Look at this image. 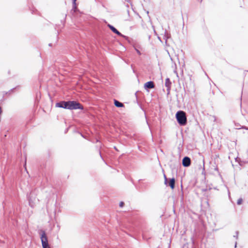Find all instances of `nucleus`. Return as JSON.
Listing matches in <instances>:
<instances>
[{
	"instance_id": "f257e3e1",
	"label": "nucleus",
	"mask_w": 248,
	"mask_h": 248,
	"mask_svg": "<svg viewBox=\"0 0 248 248\" xmlns=\"http://www.w3.org/2000/svg\"><path fill=\"white\" fill-rule=\"evenodd\" d=\"M176 118L178 123L181 125H185L186 124L187 119L186 113L183 111H178L176 114Z\"/></svg>"
},
{
	"instance_id": "f03ea898",
	"label": "nucleus",
	"mask_w": 248,
	"mask_h": 248,
	"mask_svg": "<svg viewBox=\"0 0 248 248\" xmlns=\"http://www.w3.org/2000/svg\"><path fill=\"white\" fill-rule=\"evenodd\" d=\"M68 107L69 109H83V107L81 105L75 101H68Z\"/></svg>"
},
{
	"instance_id": "7ed1b4c3",
	"label": "nucleus",
	"mask_w": 248,
	"mask_h": 248,
	"mask_svg": "<svg viewBox=\"0 0 248 248\" xmlns=\"http://www.w3.org/2000/svg\"><path fill=\"white\" fill-rule=\"evenodd\" d=\"M41 240L43 248H50L48 245L47 238L45 232H43L41 235Z\"/></svg>"
},
{
	"instance_id": "20e7f679",
	"label": "nucleus",
	"mask_w": 248,
	"mask_h": 248,
	"mask_svg": "<svg viewBox=\"0 0 248 248\" xmlns=\"http://www.w3.org/2000/svg\"><path fill=\"white\" fill-rule=\"evenodd\" d=\"M29 202L30 205L33 207H34L35 203L36 202L35 197L33 196V194L32 193H31L30 195L29 196Z\"/></svg>"
},
{
	"instance_id": "39448f33",
	"label": "nucleus",
	"mask_w": 248,
	"mask_h": 248,
	"mask_svg": "<svg viewBox=\"0 0 248 248\" xmlns=\"http://www.w3.org/2000/svg\"><path fill=\"white\" fill-rule=\"evenodd\" d=\"M56 107L68 109V101H61L57 103Z\"/></svg>"
},
{
	"instance_id": "423d86ee",
	"label": "nucleus",
	"mask_w": 248,
	"mask_h": 248,
	"mask_svg": "<svg viewBox=\"0 0 248 248\" xmlns=\"http://www.w3.org/2000/svg\"><path fill=\"white\" fill-rule=\"evenodd\" d=\"M191 160L189 157L186 156L182 160V164L184 167H187L190 165Z\"/></svg>"
},
{
	"instance_id": "0eeeda50",
	"label": "nucleus",
	"mask_w": 248,
	"mask_h": 248,
	"mask_svg": "<svg viewBox=\"0 0 248 248\" xmlns=\"http://www.w3.org/2000/svg\"><path fill=\"white\" fill-rule=\"evenodd\" d=\"M171 82L169 78H167L165 80V86L167 87V90L168 93H170V91L171 88Z\"/></svg>"
},
{
	"instance_id": "6e6552de",
	"label": "nucleus",
	"mask_w": 248,
	"mask_h": 248,
	"mask_svg": "<svg viewBox=\"0 0 248 248\" xmlns=\"http://www.w3.org/2000/svg\"><path fill=\"white\" fill-rule=\"evenodd\" d=\"M144 87L145 89H152L155 87L154 83L153 81H148L144 84Z\"/></svg>"
},
{
	"instance_id": "1a4fd4ad",
	"label": "nucleus",
	"mask_w": 248,
	"mask_h": 248,
	"mask_svg": "<svg viewBox=\"0 0 248 248\" xmlns=\"http://www.w3.org/2000/svg\"><path fill=\"white\" fill-rule=\"evenodd\" d=\"M108 27L109 29L114 32L118 35L119 36H122L123 35L122 33L119 31L115 28H114L113 26L108 24Z\"/></svg>"
},
{
	"instance_id": "9d476101",
	"label": "nucleus",
	"mask_w": 248,
	"mask_h": 248,
	"mask_svg": "<svg viewBox=\"0 0 248 248\" xmlns=\"http://www.w3.org/2000/svg\"><path fill=\"white\" fill-rule=\"evenodd\" d=\"M175 182V179L173 178L171 179L170 181L169 186H170V187H171V189H173L174 188Z\"/></svg>"
},
{
	"instance_id": "9b49d317",
	"label": "nucleus",
	"mask_w": 248,
	"mask_h": 248,
	"mask_svg": "<svg viewBox=\"0 0 248 248\" xmlns=\"http://www.w3.org/2000/svg\"><path fill=\"white\" fill-rule=\"evenodd\" d=\"M114 105H115L116 107L118 108L124 107V104L123 103L116 100H114Z\"/></svg>"
},
{
	"instance_id": "f8f14e48",
	"label": "nucleus",
	"mask_w": 248,
	"mask_h": 248,
	"mask_svg": "<svg viewBox=\"0 0 248 248\" xmlns=\"http://www.w3.org/2000/svg\"><path fill=\"white\" fill-rule=\"evenodd\" d=\"M73 9H74L75 11L77 9L76 7V0H73Z\"/></svg>"
},
{
	"instance_id": "ddd939ff",
	"label": "nucleus",
	"mask_w": 248,
	"mask_h": 248,
	"mask_svg": "<svg viewBox=\"0 0 248 248\" xmlns=\"http://www.w3.org/2000/svg\"><path fill=\"white\" fill-rule=\"evenodd\" d=\"M242 199H238L237 202V203L238 205L241 204L242 203Z\"/></svg>"
},
{
	"instance_id": "4468645a",
	"label": "nucleus",
	"mask_w": 248,
	"mask_h": 248,
	"mask_svg": "<svg viewBox=\"0 0 248 248\" xmlns=\"http://www.w3.org/2000/svg\"><path fill=\"white\" fill-rule=\"evenodd\" d=\"M235 233H236V235H234L233 236L236 237V239H237L238 238V231L236 232Z\"/></svg>"
},
{
	"instance_id": "2eb2a0df",
	"label": "nucleus",
	"mask_w": 248,
	"mask_h": 248,
	"mask_svg": "<svg viewBox=\"0 0 248 248\" xmlns=\"http://www.w3.org/2000/svg\"><path fill=\"white\" fill-rule=\"evenodd\" d=\"M164 178H165V184H167V177H166V175L165 174L164 175Z\"/></svg>"
},
{
	"instance_id": "dca6fc26",
	"label": "nucleus",
	"mask_w": 248,
	"mask_h": 248,
	"mask_svg": "<svg viewBox=\"0 0 248 248\" xmlns=\"http://www.w3.org/2000/svg\"><path fill=\"white\" fill-rule=\"evenodd\" d=\"M164 178H165V184H167V177H166V175L165 174L164 175Z\"/></svg>"
},
{
	"instance_id": "f3484780",
	"label": "nucleus",
	"mask_w": 248,
	"mask_h": 248,
	"mask_svg": "<svg viewBox=\"0 0 248 248\" xmlns=\"http://www.w3.org/2000/svg\"><path fill=\"white\" fill-rule=\"evenodd\" d=\"M124 205V203L122 202H121L120 203V205H120V207H123Z\"/></svg>"
},
{
	"instance_id": "a211bd4d",
	"label": "nucleus",
	"mask_w": 248,
	"mask_h": 248,
	"mask_svg": "<svg viewBox=\"0 0 248 248\" xmlns=\"http://www.w3.org/2000/svg\"><path fill=\"white\" fill-rule=\"evenodd\" d=\"M136 51H137V53H138L139 55H141V53H140V52L138 49H136Z\"/></svg>"
},
{
	"instance_id": "6ab92c4d",
	"label": "nucleus",
	"mask_w": 248,
	"mask_h": 248,
	"mask_svg": "<svg viewBox=\"0 0 248 248\" xmlns=\"http://www.w3.org/2000/svg\"><path fill=\"white\" fill-rule=\"evenodd\" d=\"M1 112H2L1 108L0 107V114L1 113Z\"/></svg>"
}]
</instances>
